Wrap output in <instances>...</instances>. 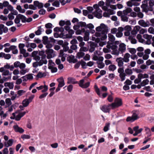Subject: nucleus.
<instances>
[{
  "label": "nucleus",
  "instance_id": "nucleus-25",
  "mask_svg": "<svg viewBox=\"0 0 154 154\" xmlns=\"http://www.w3.org/2000/svg\"><path fill=\"white\" fill-rule=\"evenodd\" d=\"M97 63L98 65L97 67L100 69H102L105 66L104 64L102 63H99L98 61L97 62Z\"/></svg>",
  "mask_w": 154,
  "mask_h": 154
},
{
  "label": "nucleus",
  "instance_id": "nucleus-23",
  "mask_svg": "<svg viewBox=\"0 0 154 154\" xmlns=\"http://www.w3.org/2000/svg\"><path fill=\"white\" fill-rule=\"evenodd\" d=\"M109 69V71H113L116 69V66L114 65H109L108 68Z\"/></svg>",
  "mask_w": 154,
  "mask_h": 154
},
{
  "label": "nucleus",
  "instance_id": "nucleus-37",
  "mask_svg": "<svg viewBox=\"0 0 154 154\" xmlns=\"http://www.w3.org/2000/svg\"><path fill=\"white\" fill-rule=\"evenodd\" d=\"M54 51L53 49H47L45 51V53L46 54H53Z\"/></svg>",
  "mask_w": 154,
  "mask_h": 154
},
{
  "label": "nucleus",
  "instance_id": "nucleus-55",
  "mask_svg": "<svg viewBox=\"0 0 154 154\" xmlns=\"http://www.w3.org/2000/svg\"><path fill=\"white\" fill-rule=\"evenodd\" d=\"M107 100L109 102H112L113 100V98L111 95H109L108 96L107 98Z\"/></svg>",
  "mask_w": 154,
  "mask_h": 154
},
{
  "label": "nucleus",
  "instance_id": "nucleus-21",
  "mask_svg": "<svg viewBox=\"0 0 154 154\" xmlns=\"http://www.w3.org/2000/svg\"><path fill=\"white\" fill-rule=\"evenodd\" d=\"M148 6V4L147 3L145 4L143 3L141 5V8L143 9L144 10H145V11L147 12L148 11V10H147L146 8Z\"/></svg>",
  "mask_w": 154,
  "mask_h": 154
},
{
  "label": "nucleus",
  "instance_id": "nucleus-63",
  "mask_svg": "<svg viewBox=\"0 0 154 154\" xmlns=\"http://www.w3.org/2000/svg\"><path fill=\"white\" fill-rule=\"evenodd\" d=\"M129 51V52L131 54H134L136 53V51L135 49L134 48H131Z\"/></svg>",
  "mask_w": 154,
  "mask_h": 154
},
{
  "label": "nucleus",
  "instance_id": "nucleus-54",
  "mask_svg": "<svg viewBox=\"0 0 154 154\" xmlns=\"http://www.w3.org/2000/svg\"><path fill=\"white\" fill-rule=\"evenodd\" d=\"M48 86L45 85V88L43 89H42L41 91L42 93H45L46 92L48 91Z\"/></svg>",
  "mask_w": 154,
  "mask_h": 154
},
{
  "label": "nucleus",
  "instance_id": "nucleus-24",
  "mask_svg": "<svg viewBox=\"0 0 154 154\" xmlns=\"http://www.w3.org/2000/svg\"><path fill=\"white\" fill-rule=\"evenodd\" d=\"M81 64L82 66V68L84 69H86V66H87L86 63L83 60H81Z\"/></svg>",
  "mask_w": 154,
  "mask_h": 154
},
{
  "label": "nucleus",
  "instance_id": "nucleus-64",
  "mask_svg": "<svg viewBox=\"0 0 154 154\" xmlns=\"http://www.w3.org/2000/svg\"><path fill=\"white\" fill-rule=\"evenodd\" d=\"M123 35V33L122 32H118L116 33V36L118 38L122 37Z\"/></svg>",
  "mask_w": 154,
  "mask_h": 154
},
{
  "label": "nucleus",
  "instance_id": "nucleus-27",
  "mask_svg": "<svg viewBox=\"0 0 154 154\" xmlns=\"http://www.w3.org/2000/svg\"><path fill=\"white\" fill-rule=\"evenodd\" d=\"M94 88L95 91L98 95L100 96V90L98 87L97 85H95L94 86Z\"/></svg>",
  "mask_w": 154,
  "mask_h": 154
},
{
  "label": "nucleus",
  "instance_id": "nucleus-8",
  "mask_svg": "<svg viewBox=\"0 0 154 154\" xmlns=\"http://www.w3.org/2000/svg\"><path fill=\"white\" fill-rule=\"evenodd\" d=\"M13 142V140L12 139H10L7 142L4 143L5 146L8 147L12 145Z\"/></svg>",
  "mask_w": 154,
  "mask_h": 154
},
{
  "label": "nucleus",
  "instance_id": "nucleus-19",
  "mask_svg": "<svg viewBox=\"0 0 154 154\" xmlns=\"http://www.w3.org/2000/svg\"><path fill=\"white\" fill-rule=\"evenodd\" d=\"M48 68L51 70L52 73L56 72L57 71V67L53 66H48Z\"/></svg>",
  "mask_w": 154,
  "mask_h": 154
},
{
  "label": "nucleus",
  "instance_id": "nucleus-47",
  "mask_svg": "<svg viewBox=\"0 0 154 154\" xmlns=\"http://www.w3.org/2000/svg\"><path fill=\"white\" fill-rule=\"evenodd\" d=\"M48 94V93L47 92H45L39 96V98L42 99L43 98H44V97H46V96Z\"/></svg>",
  "mask_w": 154,
  "mask_h": 154
},
{
  "label": "nucleus",
  "instance_id": "nucleus-2",
  "mask_svg": "<svg viewBox=\"0 0 154 154\" xmlns=\"http://www.w3.org/2000/svg\"><path fill=\"white\" fill-rule=\"evenodd\" d=\"M139 118L138 115L135 113L134 112L131 117H128L126 119L127 122H132Z\"/></svg>",
  "mask_w": 154,
  "mask_h": 154
},
{
  "label": "nucleus",
  "instance_id": "nucleus-52",
  "mask_svg": "<svg viewBox=\"0 0 154 154\" xmlns=\"http://www.w3.org/2000/svg\"><path fill=\"white\" fill-rule=\"evenodd\" d=\"M8 17L9 19L10 20H12L14 19V17L13 15L12 14L10 13L8 15Z\"/></svg>",
  "mask_w": 154,
  "mask_h": 154
},
{
  "label": "nucleus",
  "instance_id": "nucleus-44",
  "mask_svg": "<svg viewBox=\"0 0 154 154\" xmlns=\"http://www.w3.org/2000/svg\"><path fill=\"white\" fill-rule=\"evenodd\" d=\"M148 31L149 33L154 34V29L152 27H149Z\"/></svg>",
  "mask_w": 154,
  "mask_h": 154
},
{
  "label": "nucleus",
  "instance_id": "nucleus-17",
  "mask_svg": "<svg viewBox=\"0 0 154 154\" xmlns=\"http://www.w3.org/2000/svg\"><path fill=\"white\" fill-rule=\"evenodd\" d=\"M29 103L27 99H25L23 100L22 102L23 105L24 107H26L27 106Z\"/></svg>",
  "mask_w": 154,
  "mask_h": 154
},
{
  "label": "nucleus",
  "instance_id": "nucleus-32",
  "mask_svg": "<svg viewBox=\"0 0 154 154\" xmlns=\"http://www.w3.org/2000/svg\"><path fill=\"white\" fill-rule=\"evenodd\" d=\"M75 57L74 55H71L67 58V60L69 62V63L72 62V61L74 59Z\"/></svg>",
  "mask_w": 154,
  "mask_h": 154
},
{
  "label": "nucleus",
  "instance_id": "nucleus-35",
  "mask_svg": "<svg viewBox=\"0 0 154 154\" xmlns=\"http://www.w3.org/2000/svg\"><path fill=\"white\" fill-rule=\"evenodd\" d=\"M125 76L126 74L125 73H123L122 74H119V76L121 79V81H123L125 79Z\"/></svg>",
  "mask_w": 154,
  "mask_h": 154
},
{
  "label": "nucleus",
  "instance_id": "nucleus-20",
  "mask_svg": "<svg viewBox=\"0 0 154 154\" xmlns=\"http://www.w3.org/2000/svg\"><path fill=\"white\" fill-rule=\"evenodd\" d=\"M110 123L109 122L106 123L103 128V130L105 132L107 131L109 129Z\"/></svg>",
  "mask_w": 154,
  "mask_h": 154
},
{
  "label": "nucleus",
  "instance_id": "nucleus-5",
  "mask_svg": "<svg viewBox=\"0 0 154 154\" xmlns=\"http://www.w3.org/2000/svg\"><path fill=\"white\" fill-rule=\"evenodd\" d=\"M57 81L59 83L58 86L59 87L62 88L65 84L64 80L63 77H61L57 79Z\"/></svg>",
  "mask_w": 154,
  "mask_h": 154
},
{
  "label": "nucleus",
  "instance_id": "nucleus-7",
  "mask_svg": "<svg viewBox=\"0 0 154 154\" xmlns=\"http://www.w3.org/2000/svg\"><path fill=\"white\" fill-rule=\"evenodd\" d=\"M126 45L124 43H121L119 45V50L121 51V53H122L126 50Z\"/></svg>",
  "mask_w": 154,
  "mask_h": 154
},
{
  "label": "nucleus",
  "instance_id": "nucleus-60",
  "mask_svg": "<svg viewBox=\"0 0 154 154\" xmlns=\"http://www.w3.org/2000/svg\"><path fill=\"white\" fill-rule=\"evenodd\" d=\"M65 24V22L64 20H61L59 22V25L61 27L63 26Z\"/></svg>",
  "mask_w": 154,
  "mask_h": 154
},
{
  "label": "nucleus",
  "instance_id": "nucleus-9",
  "mask_svg": "<svg viewBox=\"0 0 154 154\" xmlns=\"http://www.w3.org/2000/svg\"><path fill=\"white\" fill-rule=\"evenodd\" d=\"M68 84L72 83V84H75L78 83V81H75V79L72 77H69L68 78Z\"/></svg>",
  "mask_w": 154,
  "mask_h": 154
},
{
  "label": "nucleus",
  "instance_id": "nucleus-51",
  "mask_svg": "<svg viewBox=\"0 0 154 154\" xmlns=\"http://www.w3.org/2000/svg\"><path fill=\"white\" fill-rule=\"evenodd\" d=\"M52 54H47V57L48 59H50L55 56V54H53V56Z\"/></svg>",
  "mask_w": 154,
  "mask_h": 154
},
{
  "label": "nucleus",
  "instance_id": "nucleus-13",
  "mask_svg": "<svg viewBox=\"0 0 154 154\" xmlns=\"http://www.w3.org/2000/svg\"><path fill=\"white\" fill-rule=\"evenodd\" d=\"M85 55L84 52L80 51L78 52L76 54V57L79 59H80L82 57Z\"/></svg>",
  "mask_w": 154,
  "mask_h": 154
},
{
  "label": "nucleus",
  "instance_id": "nucleus-36",
  "mask_svg": "<svg viewBox=\"0 0 154 154\" xmlns=\"http://www.w3.org/2000/svg\"><path fill=\"white\" fill-rule=\"evenodd\" d=\"M25 92V91L23 90H20L17 91V94L18 96H17V97H18L19 96H22L23 94Z\"/></svg>",
  "mask_w": 154,
  "mask_h": 154
},
{
  "label": "nucleus",
  "instance_id": "nucleus-28",
  "mask_svg": "<svg viewBox=\"0 0 154 154\" xmlns=\"http://www.w3.org/2000/svg\"><path fill=\"white\" fill-rule=\"evenodd\" d=\"M78 24H79L80 27H85L86 28L87 24L85 22L80 21L79 22H78Z\"/></svg>",
  "mask_w": 154,
  "mask_h": 154
},
{
  "label": "nucleus",
  "instance_id": "nucleus-62",
  "mask_svg": "<svg viewBox=\"0 0 154 154\" xmlns=\"http://www.w3.org/2000/svg\"><path fill=\"white\" fill-rule=\"evenodd\" d=\"M20 64V62L17 61H16L14 63V66L15 68H17L19 67Z\"/></svg>",
  "mask_w": 154,
  "mask_h": 154
},
{
  "label": "nucleus",
  "instance_id": "nucleus-14",
  "mask_svg": "<svg viewBox=\"0 0 154 154\" xmlns=\"http://www.w3.org/2000/svg\"><path fill=\"white\" fill-rule=\"evenodd\" d=\"M19 16H20V19L21 20V22L22 23H26V18L24 15L21 14H19Z\"/></svg>",
  "mask_w": 154,
  "mask_h": 154
},
{
  "label": "nucleus",
  "instance_id": "nucleus-50",
  "mask_svg": "<svg viewBox=\"0 0 154 154\" xmlns=\"http://www.w3.org/2000/svg\"><path fill=\"white\" fill-rule=\"evenodd\" d=\"M147 32V30L146 29L142 28L139 31V33L140 34H143L144 33L146 32Z\"/></svg>",
  "mask_w": 154,
  "mask_h": 154
},
{
  "label": "nucleus",
  "instance_id": "nucleus-26",
  "mask_svg": "<svg viewBox=\"0 0 154 154\" xmlns=\"http://www.w3.org/2000/svg\"><path fill=\"white\" fill-rule=\"evenodd\" d=\"M149 81L148 79L144 80L141 83L142 86H144L145 85L149 83Z\"/></svg>",
  "mask_w": 154,
  "mask_h": 154
},
{
  "label": "nucleus",
  "instance_id": "nucleus-42",
  "mask_svg": "<svg viewBox=\"0 0 154 154\" xmlns=\"http://www.w3.org/2000/svg\"><path fill=\"white\" fill-rule=\"evenodd\" d=\"M73 86L72 85H69L67 88V89L68 92H71L72 90Z\"/></svg>",
  "mask_w": 154,
  "mask_h": 154
},
{
  "label": "nucleus",
  "instance_id": "nucleus-38",
  "mask_svg": "<svg viewBox=\"0 0 154 154\" xmlns=\"http://www.w3.org/2000/svg\"><path fill=\"white\" fill-rule=\"evenodd\" d=\"M108 31V29L107 28L104 29L101 31V34L103 35H106Z\"/></svg>",
  "mask_w": 154,
  "mask_h": 154
},
{
  "label": "nucleus",
  "instance_id": "nucleus-56",
  "mask_svg": "<svg viewBox=\"0 0 154 154\" xmlns=\"http://www.w3.org/2000/svg\"><path fill=\"white\" fill-rule=\"evenodd\" d=\"M83 59L85 60H88L90 59V56L88 54H86L85 57H83Z\"/></svg>",
  "mask_w": 154,
  "mask_h": 154
},
{
  "label": "nucleus",
  "instance_id": "nucleus-59",
  "mask_svg": "<svg viewBox=\"0 0 154 154\" xmlns=\"http://www.w3.org/2000/svg\"><path fill=\"white\" fill-rule=\"evenodd\" d=\"M119 52L117 50H114L112 51V52L111 53V54L113 55H119Z\"/></svg>",
  "mask_w": 154,
  "mask_h": 154
},
{
  "label": "nucleus",
  "instance_id": "nucleus-43",
  "mask_svg": "<svg viewBox=\"0 0 154 154\" xmlns=\"http://www.w3.org/2000/svg\"><path fill=\"white\" fill-rule=\"evenodd\" d=\"M132 81L128 79H127L124 82V84L128 85H130L132 84Z\"/></svg>",
  "mask_w": 154,
  "mask_h": 154
},
{
  "label": "nucleus",
  "instance_id": "nucleus-15",
  "mask_svg": "<svg viewBox=\"0 0 154 154\" xmlns=\"http://www.w3.org/2000/svg\"><path fill=\"white\" fill-rule=\"evenodd\" d=\"M109 40L111 42H114L115 38L114 35L110 33L108 34Z\"/></svg>",
  "mask_w": 154,
  "mask_h": 154
},
{
  "label": "nucleus",
  "instance_id": "nucleus-49",
  "mask_svg": "<svg viewBox=\"0 0 154 154\" xmlns=\"http://www.w3.org/2000/svg\"><path fill=\"white\" fill-rule=\"evenodd\" d=\"M134 1H132L131 0H130L129 1L127 2L126 4L128 6L131 7L133 5V3L132 2Z\"/></svg>",
  "mask_w": 154,
  "mask_h": 154
},
{
  "label": "nucleus",
  "instance_id": "nucleus-1",
  "mask_svg": "<svg viewBox=\"0 0 154 154\" xmlns=\"http://www.w3.org/2000/svg\"><path fill=\"white\" fill-rule=\"evenodd\" d=\"M122 105V99L120 98L116 97L114 100V102L111 104V107L112 109L118 108Z\"/></svg>",
  "mask_w": 154,
  "mask_h": 154
},
{
  "label": "nucleus",
  "instance_id": "nucleus-18",
  "mask_svg": "<svg viewBox=\"0 0 154 154\" xmlns=\"http://www.w3.org/2000/svg\"><path fill=\"white\" fill-rule=\"evenodd\" d=\"M5 102L7 105V106L5 107V108L9 107L12 104L11 100L9 98H8L6 99Z\"/></svg>",
  "mask_w": 154,
  "mask_h": 154
},
{
  "label": "nucleus",
  "instance_id": "nucleus-11",
  "mask_svg": "<svg viewBox=\"0 0 154 154\" xmlns=\"http://www.w3.org/2000/svg\"><path fill=\"white\" fill-rule=\"evenodd\" d=\"M119 59V61L118 62V66L119 67H122L124 64L123 62L122 61L123 59L122 58L120 57L119 58H117L116 59V61L117 60Z\"/></svg>",
  "mask_w": 154,
  "mask_h": 154
},
{
  "label": "nucleus",
  "instance_id": "nucleus-6",
  "mask_svg": "<svg viewBox=\"0 0 154 154\" xmlns=\"http://www.w3.org/2000/svg\"><path fill=\"white\" fill-rule=\"evenodd\" d=\"M13 128L15 131L16 132H19L20 133H22L24 132V130L22 128L19 127L17 125L13 126Z\"/></svg>",
  "mask_w": 154,
  "mask_h": 154
},
{
  "label": "nucleus",
  "instance_id": "nucleus-29",
  "mask_svg": "<svg viewBox=\"0 0 154 154\" xmlns=\"http://www.w3.org/2000/svg\"><path fill=\"white\" fill-rule=\"evenodd\" d=\"M55 65V64L53 61L52 60H48V66L54 67Z\"/></svg>",
  "mask_w": 154,
  "mask_h": 154
},
{
  "label": "nucleus",
  "instance_id": "nucleus-4",
  "mask_svg": "<svg viewBox=\"0 0 154 154\" xmlns=\"http://www.w3.org/2000/svg\"><path fill=\"white\" fill-rule=\"evenodd\" d=\"M110 104H109L108 105H104L102 106V107H100V109L104 112L109 113L110 110V108L109 107L110 106L111 107V105H110Z\"/></svg>",
  "mask_w": 154,
  "mask_h": 154
},
{
  "label": "nucleus",
  "instance_id": "nucleus-45",
  "mask_svg": "<svg viewBox=\"0 0 154 154\" xmlns=\"http://www.w3.org/2000/svg\"><path fill=\"white\" fill-rule=\"evenodd\" d=\"M52 25L51 23H48L45 25V27L47 29H51L52 28Z\"/></svg>",
  "mask_w": 154,
  "mask_h": 154
},
{
  "label": "nucleus",
  "instance_id": "nucleus-10",
  "mask_svg": "<svg viewBox=\"0 0 154 154\" xmlns=\"http://www.w3.org/2000/svg\"><path fill=\"white\" fill-rule=\"evenodd\" d=\"M94 16L97 18L100 19L102 17V14L100 13H99L97 11H94L93 13Z\"/></svg>",
  "mask_w": 154,
  "mask_h": 154
},
{
  "label": "nucleus",
  "instance_id": "nucleus-22",
  "mask_svg": "<svg viewBox=\"0 0 154 154\" xmlns=\"http://www.w3.org/2000/svg\"><path fill=\"white\" fill-rule=\"evenodd\" d=\"M20 16H19V14H18L16 17V18L14 20V22L15 23L18 24L20 22Z\"/></svg>",
  "mask_w": 154,
  "mask_h": 154
},
{
  "label": "nucleus",
  "instance_id": "nucleus-12",
  "mask_svg": "<svg viewBox=\"0 0 154 154\" xmlns=\"http://www.w3.org/2000/svg\"><path fill=\"white\" fill-rule=\"evenodd\" d=\"M42 41L44 45H46V44H47L48 42H49L48 37L47 36H43L42 37Z\"/></svg>",
  "mask_w": 154,
  "mask_h": 154
},
{
  "label": "nucleus",
  "instance_id": "nucleus-58",
  "mask_svg": "<svg viewBox=\"0 0 154 154\" xmlns=\"http://www.w3.org/2000/svg\"><path fill=\"white\" fill-rule=\"evenodd\" d=\"M59 55L58 56L59 57H61L64 56L65 54L64 53L63 51V50H60Z\"/></svg>",
  "mask_w": 154,
  "mask_h": 154
},
{
  "label": "nucleus",
  "instance_id": "nucleus-33",
  "mask_svg": "<svg viewBox=\"0 0 154 154\" xmlns=\"http://www.w3.org/2000/svg\"><path fill=\"white\" fill-rule=\"evenodd\" d=\"M21 137L23 140L25 139H29L31 137L28 135L23 134L21 136Z\"/></svg>",
  "mask_w": 154,
  "mask_h": 154
},
{
  "label": "nucleus",
  "instance_id": "nucleus-30",
  "mask_svg": "<svg viewBox=\"0 0 154 154\" xmlns=\"http://www.w3.org/2000/svg\"><path fill=\"white\" fill-rule=\"evenodd\" d=\"M52 5L53 6L56 7H59L60 5V2L57 0H55L52 4Z\"/></svg>",
  "mask_w": 154,
  "mask_h": 154
},
{
  "label": "nucleus",
  "instance_id": "nucleus-57",
  "mask_svg": "<svg viewBox=\"0 0 154 154\" xmlns=\"http://www.w3.org/2000/svg\"><path fill=\"white\" fill-rule=\"evenodd\" d=\"M86 28H88L90 29H92L94 28V26L91 23L87 25Z\"/></svg>",
  "mask_w": 154,
  "mask_h": 154
},
{
  "label": "nucleus",
  "instance_id": "nucleus-3",
  "mask_svg": "<svg viewBox=\"0 0 154 154\" xmlns=\"http://www.w3.org/2000/svg\"><path fill=\"white\" fill-rule=\"evenodd\" d=\"M84 81L85 80L83 79L80 80L79 82V85L82 88H86L90 86V82H88L85 84H84Z\"/></svg>",
  "mask_w": 154,
  "mask_h": 154
},
{
  "label": "nucleus",
  "instance_id": "nucleus-61",
  "mask_svg": "<svg viewBox=\"0 0 154 154\" xmlns=\"http://www.w3.org/2000/svg\"><path fill=\"white\" fill-rule=\"evenodd\" d=\"M9 73V71L8 70L5 69L4 72L2 73V75H8Z\"/></svg>",
  "mask_w": 154,
  "mask_h": 154
},
{
  "label": "nucleus",
  "instance_id": "nucleus-31",
  "mask_svg": "<svg viewBox=\"0 0 154 154\" xmlns=\"http://www.w3.org/2000/svg\"><path fill=\"white\" fill-rule=\"evenodd\" d=\"M143 37L146 39H151L152 38V36L151 35H149L147 34H145L143 35Z\"/></svg>",
  "mask_w": 154,
  "mask_h": 154
},
{
  "label": "nucleus",
  "instance_id": "nucleus-53",
  "mask_svg": "<svg viewBox=\"0 0 154 154\" xmlns=\"http://www.w3.org/2000/svg\"><path fill=\"white\" fill-rule=\"evenodd\" d=\"M46 11L44 9L42 8L39 10V14L44 15Z\"/></svg>",
  "mask_w": 154,
  "mask_h": 154
},
{
  "label": "nucleus",
  "instance_id": "nucleus-48",
  "mask_svg": "<svg viewBox=\"0 0 154 154\" xmlns=\"http://www.w3.org/2000/svg\"><path fill=\"white\" fill-rule=\"evenodd\" d=\"M50 42H48L47 44L46 45L45 47L47 49H50L52 48L53 46V45L50 43Z\"/></svg>",
  "mask_w": 154,
  "mask_h": 154
},
{
  "label": "nucleus",
  "instance_id": "nucleus-39",
  "mask_svg": "<svg viewBox=\"0 0 154 154\" xmlns=\"http://www.w3.org/2000/svg\"><path fill=\"white\" fill-rule=\"evenodd\" d=\"M125 72L128 75H131L132 73V71L131 69H130L127 68L125 69Z\"/></svg>",
  "mask_w": 154,
  "mask_h": 154
},
{
  "label": "nucleus",
  "instance_id": "nucleus-34",
  "mask_svg": "<svg viewBox=\"0 0 154 154\" xmlns=\"http://www.w3.org/2000/svg\"><path fill=\"white\" fill-rule=\"evenodd\" d=\"M121 20L123 21L127 22L128 20V17L126 15L121 16Z\"/></svg>",
  "mask_w": 154,
  "mask_h": 154
},
{
  "label": "nucleus",
  "instance_id": "nucleus-46",
  "mask_svg": "<svg viewBox=\"0 0 154 154\" xmlns=\"http://www.w3.org/2000/svg\"><path fill=\"white\" fill-rule=\"evenodd\" d=\"M81 62L80 61H79L77 63H76L74 66V68L75 69H78L80 66V65H81Z\"/></svg>",
  "mask_w": 154,
  "mask_h": 154
},
{
  "label": "nucleus",
  "instance_id": "nucleus-40",
  "mask_svg": "<svg viewBox=\"0 0 154 154\" xmlns=\"http://www.w3.org/2000/svg\"><path fill=\"white\" fill-rule=\"evenodd\" d=\"M124 29L126 31H130L131 30V26L129 25H126Z\"/></svg>",
  "mask_w": 154,
  "mask_h": 154
},
{
  "label": "nucleus",
  "instance_id": "nucleus-41",
  "mask_svg": "<svg viewBox=\"0 0 154 154\" xmlns=\"http://www.w3.org/2000/svg\"><path fill=\"white\" fill-rule=\"evenodd\" d=\"M88 50V49L86 47H81L79 51L86 52Z\"/></svg>",
  "mask_w": 154,
  "mask_h": 154
},
{
  "label": "nucleus",
  "instance_id": "nucleus-16",
  "mask_svg": "<svg viewBox=\"0 0 154 154\" xmlns=\"http://www.w3.org/2000/svg\"><path fill=\"white\" fill-rule=\"evenodd\" d=\"M138 24L140 26H141L143 27H147V26H148L147 25H145V22L144 20H140L138 21Z\"/></svg>",
  "mask_w": 154,
  "mask_h": 154
}]
</instances>
